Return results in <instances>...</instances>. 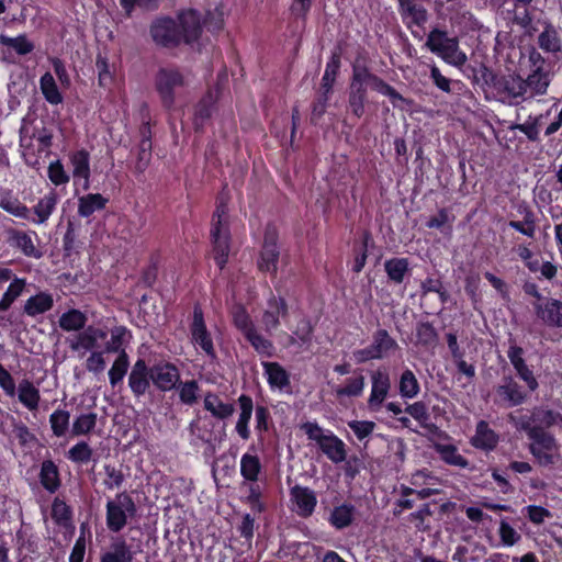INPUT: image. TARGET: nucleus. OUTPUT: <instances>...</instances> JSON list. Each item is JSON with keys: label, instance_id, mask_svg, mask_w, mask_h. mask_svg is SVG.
Listing matches in <instances>:
<instances>
[{"label": "nucleus", "instance_id": "1", "mask_svg": "<svg viewBox=\"0 0 562 562\" xmlns=\"http://www.w3.org/2000/svg\"><path fill=\"white\" fill-rule=\"evenodd\" d=\"M201 33V18L195 10L182 12L178 20L158 18L150 26L153 41L160 46H173L184 41L191 43Z\"/></svg>", "mask_w": 562, "mask_h": 562}, {"label": "nucleus", "instance_id": "2", "mask_svg": "<svg viewBox=\"0 0 562 562\" xmlns=\"http://www.w3.org/2000/svg\"><path fill=\"white\" fill-rule=\"evenodd\" d=\"M13 442L16 445L21 472L24 471L32 490H35L33 471L35 469V435L22 422L14 423L12 428Z\"/></svg>", "mask_w": 562, "mask_h": 562}, {"label": "nucleus", "instance_id": "3", "mask_svg": "<svg viewBox=\"0 0 562 562\" xmlns=\"http://www.w3.org/2000/svg\"><path fill=\"white\" fill-rule=\"evenodd\" d=\"M302 429L331 461L341 462L345 459V445L331 431L325 430L318 424L312 422L303 424Z\"/></svg>", "mask_w": 562, "mask_h": 562}, {"label": "nucleus", "instance_id": "4", "mask_svg": "<svg viewBox=\"0 0 562 562\" xmlns=\"http://www.w3.org/2000/svg\"><path fill=\"white\" fill-rule=\"evenodd\" d=\"M211 235L214 245V259L216 265L222 269L229 254L227 210L223 202L216 207Z\"/></svg>", "mask_w": 562, "mask_h": 562}, {"label": "nucleus", "instance_id": "5", "mask_svg": "<svg viewBox=\"0 0 562 562\" xmlns=\"http://www.w3.org/2000/svg\"><path fill=\"white\" fill-rule=\"evenodd\" d=\"M136 513V506L127 493H119L106 503V526L113 532L121 531L128 518Z\"/></svg>", "mask_w": 562, "mask_h": 562}, {"label": "nucleus", "instance_id": "6", "mask_svg": "<svg viewBox=\"0 0 562 562\" xmlns=\"http://www.w3.org/2000/svg\"><path fill=\"white\" fill-rule=\"evenodd\" d=\"M529 436L530 452L540 465H550L560 460V446L551 435L532 429Z\"/></svg>", "mask_w": 562, "mask_h": 562}, {"label": "nucleus", "instance_id": "7", "mask_svg": "<svg viewBox=\"0 0 562 562\" xmlns=\"http://www.w3.org/2000/svg\"><path fill=\"white\" fill-rule=\"evenodd\" d=\"M184 85V76L177 68L172 67L160 68L155 78L156 90L166 108L173 105L176 90Z\"/></svg>", "mask_w": 562, "mask_h": 562}, {"label": "nucleus", "instance_id": "8", "mask_svg": "<svg viewBox=\"0 0 562 562\" xmlns=\"http://www.w3.org/2000/svg\"><path fill=\"white\" fill-rule=\"evenodd\" d=\"M233 319L235 326L244 334L246 339L259 353L267 356L271 355V342L257 333L250 317L244 307L236 306L233 310Z\"/></svg>", "mask_w": 562, "mask_h": 562}, {"label": "nucleus", "instance_id": "9", "mask_svg": "<svg viewBox=\"0 0 562 562\" xmlns=\"http://www.w3.org/2000/svg\"><path fill=\"white\" fill-rule=\"evenodd\" d=\"M395 348H397L396 341L386 330L380 329L374 334L370 346L353 351L352 356L357 363H363L373 359H382Z\"/></svg>", "mask_w": 562, "mask_h": 562}, {"label": "nucleus", "instance_id": "10", "mask_svg": "<svg viewBox=\"0 0 562 562\" xmlns=\"http://www.w3.org/2000/svg\"><path fill=\"white\" fill-rule=\"evenodd\" d=\"M391 389L390 373L385 368H380L371 374V392L368 398V407L371 412H378Z\"/></svg>", "mask_w": 562, "mask_h": 562}, {"label": "nucleus", "instance_id": "11", "mask_svg": "<svg viewBox=\"0 0 562 562\" xmlns=\"http://www.w3.org/2000/svg\"><path fill=\"white\" fill-rule=\"evenodd\" d=\"M108 331L99 327H88L78 334L70 342L71 349L78 352L98 351L104 348Z\"/></svg>", "mask_w": 562, "mask_h": 562}, {"label": "nucleus", "instance_id": "12", "mask_svg": "<svg viewBox=\"0 0 562 562\" xmlns=\"http://www.w3.org/2000/svg\"><path fill=\"white\" fill-rule=\"evenodd\" d=\"M277 237V231L273 227L267 228L262 250L258 260V268L261 271L269 273H274L277 271V263L279 259Z\"/></svg>", "mask_w": 562, "mask_h": 562}, {"label": "nucleus", "instance_id": "13", "mask_svg": "<svg viewBox=\"0 0 562 562\" xmlns=\"http://www.w3.org/2000/svg\"><path fill=\"white\" fill-rule=\"evenodd\" d=\"M530 60L533 63L536 68L524 80L528 97L538 94H544L550 83L549 74L542 69V59L538 53L530 55Z\"/></svg>", "mask_w": 562, "mask_h": 562}, {"label": "nucleus", "instance_id": "14", "mask_svg": "<svg viewBox=\"0 0 562 562\" xmlns=\"http://www.w3.org/2000/svg\"><path fill=\"white\" fill-rule=\"evenodd\" d=\"M33 105L30 106V112L23 119L20 128V146L22 148V156L25 162L30 166H35V148L33 140L35 138V125L32 113Z\"/></svg>", "mask_w": 562, "mask_h": 562}, {"label": "nucleus", "instance_id": "15", "mask_svg": "<svg viewBox=\"0 0 562 562\" xmlns=\"http://www.w3.org/2000/svg\"><path fill=\"white\" fill-rule=\"evenodd\" d=\"M293 510L301 517H308L313 514L317 498L308 487L296 485L290 492Z\"/></svg>", "mask_w": 562, "mask_h": 562}, {"label": "nucleus", "instance_id": "16", "mask_svg": "<svg viewBox=\"0 0 562 562\" xmlns=\"http://www.w3.org/2000/svg\"><path fill=\"white\" fill-rule=\"evenodd\" d=\"M179 378L178 369L169 363H159L149 369V379L160 391L172 390Z\"/></svg>", "mask_w": 562, "mask_h": 562}, {"label": "nucleus", "instance_id": "17", "mask_svg": "<svg viewBox=\"0 0 562 562\" xmlns=\"http://www.w3.org/2000/svg\"><path fill=\"white\" fill-rule=\"evenodd\" d=\"M191 334L194 345L201 348L207 356L214 358L215 353L213 341L210 334L206 330L203 314L198 308L194 310Z\"/></svg>", "mask_w": 562, "mask_h": 562}, {"label": "nucleus", "instance_id": "18", "mask_svg": "<svg viewBox=\"0 0 562 562\" xmlns=\"http://www.w3.org/2000/svg\"><path fill=\"white\" fill-rule=\"evenodd\" d=\"M286 315V305L281 297H271L268 302L267 308L263 312L261 324L266 331L271 333L280 325V319Z\"/></svg>", "mask_w": 562, "mask_h": 562}, {"label": "nucleus", "instance_id": "19", "mask_svg": "<svg viewBox=\"0 0 562 562\" xmlns=\"http://www.w3.org/2000/svg\"><path fill=\"white\" fill-rule=\"evenodd\" d=\"M149 370L143 359H138L128 376V385L136 396L144 395L149 387Z\"/></svg>", "mask_w": 562, "mask_h": 562}, {"label": "nucleus", "instance_id": "20", "mask_svg": "<svg viewBox=\"0 0 562 562\" xmlns=\"http://www.w3.org/2000/svg\"><path fill=\"white\" fill-rule=\"evenodd\" d=\"M72 166V177L76 184L80 183L83 190L89 189L90 166L89 155L85 150H79L70 157Z\"/></svg>", "mask_w": 562, "mask_h": 562}, {"label": "nucleus", "instance_id": "21", "mask_svg": "<svg viewBox=\"0 0 562 562\" xmlns=\"http://www.w3.org/2000/svg\"><path fill=\"white\" fill-rule=\"evenodd\" d=\"M538 317L549 326L562 327V302L559 300H547L537 305Z\"/></svg>", "mask_w": 562, "mask_h": 562}, {"label": "nucleus", "instance_id": "22", "mask_svg": "<svg viewBox=\"0 0 562 562\" xmlns=\"http://www.w3.org/2000/svg\"><path fill=\"white\" fill-rule=\"evenodd\" d=\"M238 404L240 413L238 415L235 428L239 437L244 440H247L250 437L248 424L251 419L254 411L252 400L247 395H240L238 398Z\"/></svg>", "mask_w": 562, "mask_h": 562}, {"label": "nucleus", "instance_id": "23", "mask_svg": "<svg viewBox=\"0 0 562 562\" xmlns=\"http://www.w3.org/2000/svg\"><path fill=\"white\" fill-rule=\"evenodd\" d=\"M497 435L488 427L487 423L481 420L476 425L475 435L472 437L471 442L475 448L491 450L497 443Z\"/></svg>", "mask_w": 562, "mask_h": 562}, {"label": "nucleus", "instance_id": "24", "mask_svg": "<svg viewBox=\"0 0 562 562\" xmlns=\"http://www.w3.org/2000/svg\"><path fill=\"white\" fill-rule=\"evenodd\" d=\"M265 374L271 387L283 389L289 384V374L277 362H262Z\"/></svg>", "mask_w": 562, "mask_h": 562}, {"label": "nucleus", "instance_id": "25", "mask_svg": "<svg viewBox=\"0 0 562 562\" xmlns=\"http://www.w3.org/2000/svg\"><path fill=\"white\" fill-rule=\"evenodd\" d=\"M132 335L130 330H127L123 326L114 327L111 330L110 339L104 342V351L106 352H122L125 350V346L131 341Z\"/></svg>", "mask_w": 562, "mask_h": 562}, {"label": "nucleus", "instance_id": "26", "mask_svg": "<svg viewBox=\"0 0 562 562\" xmlns=\"http://www.w3.org/2000/svg\"><path fill=\"white\" fill-rule=\"evenodd\" d=\"M497 394L503 401L507 402L510 406L519 405L526 398V394L520 390L519 385L512 379L506 380L504 384L498 386Z\"/></svg>", "mask_w": 562, "mask_h": 562}, {"label": "nucleus", "instance_id": "27", "mask_svg": "<svg viewBox=\"0 0 562 562\" xmlns=\"http://www.w3.org/2000/svg\"><path fill=\"white\" fill-rule=\"evenodd\" d=\"M204 407L214 417L221 418V419H224V418H227V417L232 416V414L235 411L233 404L223 402L215 394H207L204 397Z\"/></svg>", "mask_w": 562, "mask_h": 562}, {"label": "nucleus", "instance_id": "28", "mask_svg": "<svg viewBox=\"0 0 562 562\" xmlns=\"http://www.w3.org/2000/svg\"><path fill=\"white\" fill-rule=\"evenodd\" d=\"M400 10L407 23L422 25L427 21L426 10L413 2V0H398Z\"/></svg>", "mask_w": 562, "mask_h": 562}, {"label": "nucleus", "instance_id": "29", "mask_svg": "<svg viewBox=\"0 0 562 562\" xmlns=\"http://www.w3.org/2000/svg\"><path fill=\"white\" fill-rule=\"evenodd\" d=\"M108 202L103 195L99 193H90L79 199L78 213L82 217H88L95 211L102 210Z\"/></svg>", "mask_w": 562, "mask_h": 562}, {"label": "nucleus", "instance_id": "30", "mask_svg": "<svg viewBox=\"0 0 562 562\" xmlns=\"http://www.w3.org/2000/svg\"><path fill=\"white\" fill-rule=\"evenodd\" d=\"M98 415L94 412H83L76 416L71 425L74 436H85L93 431L97 426Z\"/></svg>", "mask_w": 562, "mask_h": 562}, {"label": "nucleus", "instance_id": "31", "mask_svg": "<svg viewBox=\"0 0 562 562\" xmlns=\"http://www.w3.org/2000/svg\"><path fill=\"white\" fill-rule=\"evenodd\" d=\"M40 476L42 485L50 493L56 492L60 486L58 468L52 461L43 462Z\"/></svg>", "mask_w": 562, "mask_h": 562}, {"label": "nucleus", "instance_id": "32", "mask_svg": "<svg viewBox=\"0 0 562 562\" xmlns=\"http://www.w3.org/2000/svg\"><path fill=\"white\" fill-rule=\"evenodd\" d=\"M364 378L359 374L346 380V382L335 389V395L338 398L361 396L364 390Z\"/></svg>", "mask_w": 562, "mask_h": 562}, {"label": "nucleus", "instance_id": "33", "mask_svg": "<svg viewBox=\"0 0 562 562\" xmlns=\"http://www.w3.org/2000/svg\"><path fill=\"white\" fill-rule=\"evenodd\" d=\"M371 89L378 91L383 95L389 97L394 106L405 109L409 104V102L405 98H403L393 87L382 81L378 77H375V79H372Z\"/></svg>", "mask_w": 562, "mask_h": 562}, {"label": "nucleus", "instance_id": "34", "mask_svg": "<svg viewBox=\"0 0 562 562\" xmlns=\"http://www.w3.org/2000/svg\"><path fill=\"white\" fill-rule=\"evenodd\" d=\"M41 90L47 102L50 104H59L63 102V94L53 77L46 72L41 78Z\"/></svg>", "mask_w": 562, "mask_h": 562}, {"label": "nucleus", "instance_id": "35", "mask_svg": "<svg viewBox=\"0 0 562 562\" xmlns=\"http://www.w3.org/2000/svg\"><path fill=\"white\" fill-rule=\"evenodd\" d=\"M312 327L307 319L301 318L289 336V346H297L300 348L307 346L311 341Z\"/></svg>", "mask_w": 562, "mask_h": 562}, {"label": "nucleus", "instance_id": "36", "mask_svg": "<svg viewBox=\"0 0 562 562\" xmlns=\"http://www.w3.org/2000/svg\"><path fill=\"white\" fill-rule=\"evenodd\" d=\"M261 464L257 456L245 453L240 459V474L249 482L258 480Z\"/></svg>", "mask_w": 562, "mask_h": 562}, {"label": "nucleus", "instance_id": "37", "mask_svg": "<svg viewBox=\"0 0 562 562\" xmlns=\"http://www.w3.org/2000/svg\"><path fill=\"white\" fill-rule=\"evenodd\" d=\"M454 40L456 37H449L446 32L436 29L428 34L426 46L431 53L440 56Z\"/></svg>", "mask_w": 562, "mask_h": 562}, {"label": "nucleus", "instance_id": "38", "mask_svg": "<svg viewBox=\"0 0 562 562\" xmlns=\"http://www.w3.org/2000/svg\"><path fill=\"white\" fill-rule=\"evenodd\" d=\"M400 395L403 398H414L419 393V383L411 370H405L398 383Z\"/></svg>", "mask_w": 562, "mask_h": 562}, {"label": "nucleus", "instance_id": "39", "mask_svg": "<svg viewBox=\"0 0 562 562\" xmlns=\"http://www.w3.org/2000/svg\"><path fill=\"white\" fill-rule=\"evenodd\" d=\"M408 266L409 263L406 258H392L384 263L387 277L396 283L403 282L408 271Z\"/></svg>", "mask_w": 562, "mask_h": 562}, {"label": "nucleus", "instance_id": "40", "mask_svg": "<svg viewBox=\"0 0 562 562\" xmlns=\"http://www.w3.org/2000/svg\"><path fill=\"white\" fill-rule=\"evenodd\" d=\"M128 366V356L125 350H122L109 370V380L112 386H115L117 383L122 382L127 372Z\"/></svg>", "mask_w": 562, "mask_h": 562}, {"label": "nucleus", "instance_id": "41", "mask_svg": "<svg viewBox=\"0 0 562 562\" xmlns=\"http://www.w3.org/2000/svg\"><path fill=\"white\" fill-rule=\"evenodd\" d=\"M25 286V280L14 278L0 300V312H5L12 303L21 295Z\"/></svg>", "mask_w": 562, "mask_h": 562}, {"label": "nucleus", "instance_id": "42", "mask_svg": "<svg viewBox=\"0 0 562 562\" xmlns=\"http://www.w3.org/2000/svg\"><path fill=\"white\" fill-rule=\"evenodd\" d=\"M353 513L355 508L352 505L342 504L337 506L331 512L330 524L338 529H342L351 524Z\"/></svg>", "mask_w": 562, "mask_h": 562}, {"label": "nucleus", "instance_id": "43", "mask_svg": "<svg viewBox=\"0 0 562 562\" xmlns=\"http://www.w3.org/2000/svg\"><path fill=\"white\" fill-rule=\"evenodd\" d=\"M132 558L126 542L122 540L112 544L111 550L102 555L101 562H131Z\"/></svg>", "mask_w": 562, "mask_h": 562}, {"label": "nucleus", "instance_id": "44", "mask_svg": "<svg viewBox=\"0 0 562 562\" xmlns=\"http://www.w3.org/2000/svg\"><path fill=\"white\" fill-rule=\"evenodd\" d=\"M0 207L15 217L29 218L30 210L9 194L0 195Z\"/></svg>", "mask_w": 562, "mask_h": 562}, {"label": "nucleus", "instance_id": "45", "mask_svg": "<svg viewBox=\"0 0 562 562\" xmlns=\"http://www.w3.org/2000/svg\"><path fill=\"white\" fill-rule=\"evenodd\" d=\"M87 318L83 313L77 310H70L64 313L59 318V325L64 330H78L85 326Z\"/></svg>", "mask_w": 562, "mask_h": 562}, {"label": "nucleus", "instance_id": "46", "mask_svg": "<svg viewBox=\"0 0 562 562\" xmlns=\"http://www.w3.org/2000/svg\"><path fill=\"white\" fill-rule=\"evenodd\" d=\"M437 452L440 458L448 464L465 468L467 460L458 452V449L452 445H437Z\"/></svg>", "mask_w": 562, "mask_h": 562}, {"label": "nucleus", "instance_id": "47", "mask_svg": "<svg viewBox=\"0 0 562 562\" xmlns=\"http://www.w3.org/2000/svg\"><path fill=\"white\" fill-rule=\"evenodd\" d=\"M439 57L446 63L456 67L463 66L468 60L465 53L460 49L457 38L450 45H448V47H446Z\"/></svg>", "mask_w": 562, "mask_h": 562}, {"label": "nucleus", "instance_id": "48", "mask_svg": "<svg viewBox=\"0 0 562 562\" xmlns=\"http://www.w3.org/2000/svg\"><path fill=\"white\" fill-rule=\"evenodd\" d=\"M0 42L2 45L8 47L9 49H13L18 55H25L33 49V44L29 42L25 36L18 37H8L2 35L0 37Z\"/></svg>", "mask_w": 562, "mask_h": 562}, {"label": "nucleus", "instance_id": "49", "mask_svg": "<svg viewBox=\"0 0 562 562\" xmlns=\"http://www.w3.org/2000/svg\"><path fill=\"white\" fill-rule=\"evenodd\" d=\"M19 401L30 411H35V385L23 380L18 387Z\"/></svg>", "mask_w": 562, "mask_h": 562}, {"label": "nucleus", "instance_id": "50", "mask_svg": "<svg viewBox=\"0 0 562 562\" xmlns=\"http://www.w3.org/2000/svg\"><path fill=\"white\" fill-rule=\"evenodd\" d=\"M348 426L360 441L367 440L375 429V423L371 420H350Z\"/></svg>", "mask_w": 562, "mask_h": 562}, {"label": "nucleus", "instance_id": "51", "mask_svg": "<svg viewBox=\"0 0 562 562\" xmlns=\"http://www.w3.org/2000/svg\"><path fill=\"white\" fill-rule=\"evenodd\" d=\"M539 46L547 52L555 53L561 48V41L554 30L547 29L539 35Z\"/></svg>", "mask_w": 562, "mask_h": 562}, {"label": "nucleus", "instance_id": "52", "mask_svg": "<svg viewBox=\"0 0 562 562\" xmlns=\"http://www.w3.org/2000/svg\"><path fill=\"white\" fill-rule=\"evenodd\" d=\"M10 240L12 246L20 248L26 256H31L35 251V247L30 235L24 232L14 231Z\"/></svg>", "mask_w": 562, "mask_h": 562}, {"label": "nucleus", "instance_id": "53", "mask_svg": "<svg viewBox=\"0 0 562 562\" xmlns=\"http://www.w3.org/2000/svg\"><path fill=\"white\" fill-rule=\"evenodd\" d=\"M92 456V450L85 441L76 443L68 451V459L76 463H87Z\"/></svg>", "mask_w": 562, "mask_h": 562}, {"label": "nucleus", "instance_id": "54", "mask_svg": "<svg viewBox=\"0 0 562 562\" xmlns=\"http://www.w3.org/2000/svg\"><path fill=\"white\" fill-rule=\"evenodd\" d=\"M52 518L58 524L66 526L71 518L69 506L61 499L55 498L52 505Z\"/></svg>", "mask_w": 562, "mask_h": 562}, {"label": "nucleus", "instance_id": "55", "mask_svg": "<svg viewBox=\"0 0 562 562\" xmlns=\"http://www.w3.org/2000/svg\"><path fill=\"white\" fill-rule=\"evenodd\" d=\"M372 79H375V76H372L366 68L355 67L350 89L367 90L371 88Z\"/></svg>", "mask_w": 562, "mask_h": 562}, {"label": "nucleus", "instance_id": "56", "mask_svg": "<svg viewBox=\"0 0 562 562\" xmlns=\"http://www.w3.org/2000/svg\"><path fill=\"white\" fill-rule=\"evenodd\" d=\"M57 196L55 192H49L37 204V223H42L48 218L55 209Z\"/></svg>", "mask_w": 562, "mask_h": 562}, {"label": "nucleus", "instance_id": "57", "mask_svg": "<svg viewBox=\"0 0 562 562\" xmlns=\"http://www.w3.org/2000/svg\"><path fill=\"white\" fill-rule=\"evenodd\" d=\"M406 413L413 417L422 427H426L429 423V413L426 404L415 402L406 407Z\"/></svg>", "mask_w": 562, "mask_h": 562}, {"label": "nucleus", "instance_id": "58", "mask_svg": "<svg viewBox=\"0 0 562 562\" xmlns=\"http://www.w3.org/2000/svg\"><path fill=\"white\" fill-rule=\"evenodd\" d=\"M52 429L56 436L65 435L69 426V413L65 411H56L49 418Z\"/></svg>", "mask_w": 562, "mask_h": 562}, {"label": "nucleus", "instance_id": "59", "mask_svg": "<svg viewBox=\"0 0 562 562\" xmlns=\"http://www.w3.org/2000/svg\"><path fill=\"white\" fill-rule=\"evenodd\" d=\"M95 67L98 70L99 85L104 88L110 87L113 82V71L111 70L108 60L99 55L97 57Z\"/></svg>", "mask_w": 562, "mask_h": 562}, {"label": "nucleus", "instance_id": "60", "mask_svg": "<svg viewBox=\"0 0 562 562\" xmlns=\"http://www.w3.org/2000/svg\"><path fill=\"white\" fill-rule=\"evenodd\" d=\"M533 420L546 427L559 426L561 415L549 409H536L532 414Z\"/></svg>", "mask_w": 562, "mask_h": 562}, {"label": "nucleus", "instance_id": "61", "mask_svg": "<svg viewBox=\"0 0 562 562\" xmlns=\"http://www.w3.org/2000/svg\"><path fill=\"white\" fill-rule=\"evenodd\" d=\"M498 533L502 543L506 547H512L520 540V535L517 530L504 520L501 521Z\"/></svg>", "mask_w": 562, "mask_h": 562}, {"label": "nucleus", "instance_id": "62", "mask_svg": "<svg viewBox=\"0 0 562 562\" xmlns=\"http://www.w3.org/2000/svg\"><path fill=\"white\" fill-rule=\"evenodd\" d=\"M199 385L195 381H188L180 385L179 396L181 402L193 404L198 398Z\"/></svg>", "mask_w": 562, "mask_h": 562}, {"label": "nucleus", "instance_id": "63", "mask_svg": "<svg viewBox=\"0 0 562 562\" xmlns=\"http://www.w3.org/2000/svg\"><path fill=\"white\" fill-rule=\"evenodd\" d=\"M338 69H339V61L337 59L333 58L327 64L323 79H322V82H323L322 85L325 90V94L329 93V91L331 90V87L336 79Z\"/></svg>", "mask_w": 562, "mask_h": 562}, {"label": "nucleus", "instance_id": "64", "mask_svg": "<svg viewBox=\"0 0 562 562\" xmlns=\"http://www.w3.org/2000/svg\"><path fill=\"white\" fill-rule=\"evenodd\" d=\"M48 178L56 186L64 184L69 180V177L59 160L50 162L48 167Z\"/></svg>", "mask_w": 562, "mask_h": 562}]
</instances>
